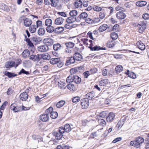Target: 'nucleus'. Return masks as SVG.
I'll use <instances>...</instances> for the list:
<instances>
[{"label":"nucleus","instance_id":"obj_28","mask_svg":"<svg viewBox=\"0 0 149 149\" xmlns=\"http://www.w3.org/2000/svg\"><path fill=\"white\" fill-rule=\"evenodd\" d=\"M115 45V42L113 40L109 41L107 43V46L109 48H112Z\"/></svg>","mask_w":149,"mask_h":149},{"label":"nucleus","instance_id":"obj_54","mask_svg":"<svg viewBox=\"0 0 149 149\" xmlns=\"http://www.w3.org/2000/svg\"><path fill=\"white\" fill-rule=\"evenodd\" d=\"M93 9L95 11L99 12L101 10L102 8L100 7L96 6H94L93 7Z\"/></svg>","mask_w":149,"mask_h":149},{"label":"nucleus","instance_id":"obj_3","mask_svg":"<svg viewBox=\"0 0 149 149\" xmlns=\"http://www.w3.org/2000/svg\"><path fill=\"white\" fill-rule=\"evenodd\" d=\"M64 131L62 127H59L58 131L56 133H54V135L55 136L56 139L57 140H60L63 137V134L64 133Z\"/></svg>","mask_w":149,"mask_h":149},{"label":"nucleus","instance_id":"obj_46","mask_svg":"<svg viewBox=\"0 0 149 149\" xmlns=\"http://www.w3.org/2000/svg\"><path fill=\"white\" fill-rule=\"evenodd\" d=\"M50 117L52 119H55L58 116L57 112H50Z\"/></svg>","mask_w":149,"mask_h":149},{"label":"nucleus","instance_id":"obj_33","mask_svg":"<svg viewBox=\"0 0 149 149\" xmlns=\"http://www.w3.org/2000/svg\"><path fill=\"white\" fill-rule=\"evenodd\" d=\"M64 30L63 27H59L55 29V33L59 34L62 32Z\"/></svg>","mask_w":149,"mask_h":149},{"label":"nucleus","instance_id":"obj_29","mask_svg":"<svg viewBox=\"0 0 149 149\" xmlns=\"http://www.w3.org/2000/svg\"><path fill=\"white\" fill-rule=\"evenodd\" d=\"M75 17L70 16L66 20V22L69 24L75 22Z\"/></svg>","mask_w":149,"mask_h":149},{"label":"nucleus","instance_id":"obj_21","mask_svg":"<svg viewBox=\"0 0 149 149\" xmlns=\"http://www.w3.org/2000/svg\"><path fill=\"white\" fill-rule=\"evenodd\" d=\"M82 0H79L76 1L74 3L75 7L77 8H81L82 6Z\"/></svg>","mask_w":149,"mask_h":149},{"label":"nucleus","instance_id":"obj_64","mask_svg":"<svg viewBox=\"0 0 149 149\" xmlns=\"http://www.w3.org/2000/svg\"><path fill=\"white\" fill-rule=\"evenodd\" d=\"M90 120L88 119H86L83 120L82 121L83 125L84 126H85L86 124L90 122Z\"/></svg>","mask_w":149,"mask_h":149},{"label":"nucleus","instance_id":"obj_9","mask_svg":"<svg viewBox=\"0 0 149 149\" xmlns=\"http://www.w3.org/2000/svg\"><path fill=\"white\" fill-rule=\"evenodd\" d=\"M126 16L125 14L120 11L118 12L116 14V17L118 19H123L126 17Z\"/></svg>","mask_w":149,"mask_h":149},{"label":"nucleus","instance_id":"obj_39","mask_svg":"<svg viewBox=\"0 0 149 149\" xmlns=\"http://www.w3.org/2000/svg\"><path fill=\"white\" fill-rule=\"evenodd\" d=\"M126 74H127L130 77L133 79H135L136 77V74L134 72H130L128 70H127Z\"/></svg>","mask_w":149,"mask_h":149},{"label":"nucleus","instance_id":"obj_43","mask_svg":"<svg viewBox=\"0 0 149 149\" xmlns=\"http://www.w3.org/2000/svg\"><path fill=\"white\" fill-rule=\"evenodd\" d=\"M52 21L50 19H47L45 22V25L48 26H50L52 25Z\"/></svg>","mask_w":149,"mask_h":149},{"label":"nucleus","instance_id":"obj_26","mask_svg":"<svg viewBox=\"0 0 149 149\" xmlns=\"http://www.w3.org/2000/svg\"><path fill=\"white\" fill-rule=\"evenodd\" d=\"M94 93L93 92H91L87 93L85 95L86 98L89 100H91L94 96Z\"/></svg>","mask_w":149,"mask_h":149},{"label":"nucleus","instance_id":"obj_10","mask_svg":"<svg viewBox=\"0 0 149 149\" xmlns=\"http://www.w3.org/2000/svg\"><path fill=\"white\" fill-rule=\"evenodd\" d=\"M62 127L63 130L64 131V133L66 132L67 133H69L72 130L71 127L70 126V125L67 124L65 125L64 127Z\"/></svg>","mask_w":149,"mask_h":149},{"label":"nucleus","instance_id":"obj_58","mask_svg":"<svg viewBox=\"0 0 149 149\" xmlns=\"http://www.w3.org/2000/svg\"><path fill=\"white\" fill-rule=\"evenodd\" d=\"M80 18L82 19H84L88 16L86 12H83L80 15Z\"/></svg>","mask_w":149,"mask_h":149},{"label":"nucleus","instance_id":"obj_44","mask_svg":"<svg viewBox=\"0 0 149 149\" xmlns=\"http://www.w3.org/2000/svg\"><path fill=\"white\" fill-rule=\"evenodd\" d=\"M66 47L68 48H71L74 46V44L72 42H68L65 43Z\"/></svg>","mask_w":149,"mask_h":149},{"label":"nucleus","instance_id":"obj_30","mask_svg":"<svg viewBox=\"0 0 149 149\" xmlns=\"http://www.w3.org/2000/svg\"><path fill=\"white\" fill-rule=\"evenodd\" d=\"M46 30L47 32L49 33H55V29L54 26H47L46 28Z\"/></svg>","mask_w":149,"mask_h":149},{"label":"nucleus","instance_id":"obj_57","mask_svg":"<svg viewBox=\"0 0 149 149\" xmlns=\"http://www.w3.org/2000/svg\"><path fill=\"white\" fill-rule=\"evenodd\" d=\"M115 10L117 11H125V9L122 7L120 6H118L116 7Z\"/></svg>","mask_w":149,"mask_h":149},{"label":"nucleus","instance_id":"obj_25","mask_svg":"<svg viewBox=\"0 0 149 149\" xmlns=\"http://www.w3.org/2000/svg\"><path fill=\"white\" fill-rule=\"evenodd\" d=\"M4 73L5 75L7 76L9 78L13 77L17 75L16 74L14 73L7 71H5Z\"/></svg>","mask_w":149,"mask_h":149},{"label":"nucleus","instance_id":"obj_35","mask_svg":"<svg viewBox=\"0 0 149 149\" xmlns=\"http://www.w3.org/2000/svg\"><path fill=\"white\" fill-rule=\"evenodd\" d=\"M108 27L107 25L106 24H104L100 26L99 28V31L100 32H103Z\"/></svg>","mask_w":149,"mask_h":149},{"label":"nucleus","instance_id":"obj_34","mask_svg":"<svg viewBox=\"0 0 149 149\" xmlns=\"http://www.w3.org/2000/svg\"><path fill=\"white\" fill-rule=\"evenodd\" d=\"M137 143L139 144V146H140V144L144 142V139L141 136H139L138 137L135 139Z\"/></svg>","mask_w":149,"mask_h":149},{"label":"nucleus","instance_id":"obj_53","mask_svg":"<svg viewBox=\"0 0 149 149\" xmlns=\"http://www.w3.org/2000/svg\"><path fill=\"white\" fill-rule=\"evenodd\" d=\"M31 39L32 40L35 42H38L41 41L40 38L37 37L36 36L32 37L31 38Z\"/></svg>","mask_w":149,"mask_h":149},{"label":"nucleus","instance_id":"obj_38","mask_svg":"<svg viewBox=\"0 0 149 149\" xmlns=\"http://www.w3.org/2000/svg\"><path fill=\"white\" fill-rule=\"evenodd\" d=\"M130 144L131 146L136 147V148H139L140 147L139 146V144L137 143L136 140L135 139L134 141H132L130 142Z\"/></svg>","mask_w":149,"mask_h":149},{"label":"nucleus","instance_id":"obj_1","mask_svg":"<svg viewBox=\"0 0 149 149\" xmlns=\"http://www.w3.org/2000/svg\"><path fill=\"white\" fill-rule=\"evenodd\" d=\"M19 21L20 23L23 21L24 25L26 27H30L32 23L31 19L26 18L24 15L20 17L19 19Z\"/></svg>","mask_w":149,"mask_h":149},{"label":"nucleus","instance_id":"obj_2","mask_svg":"<svg viewBox=\"0 0 149 149\" xmlns=\"http://www.w3.org/2000/svg\"><path fill=\"white\" fill-rule=\"evenodd\" d=\"M136 26L138 27L139 32L140 33H142L145 29L146 25V23L143 22H140Z\"/></svg>","mask_w":149,"mask_h":149},{"label":"nucleus","instance_id":"obj_62","mask_svg":"<svg viewBox=\"0 0 149 149\" xmlns=\"http://www.w3.org/2000/svg\"><path fill=\"white\" fill-rule=\"evenodd\" d=\"M36 27L37 28L41 26L42 25V22L40 20H38L36 22Z\"/></svg>","mask_w":149,"mask_h":149},{"label":"nucleus","instance_id":"obj_13","mask_svg":"<svg viewBox=\"0 0 149 149\" xmlns=\"http://www.w3.org/2000/svg\"><path fill=\"white\" fill-rule=\"evenodd\" d=\"M43 42L46 43V45L48 46H51L53 45L54 43L53 40L50 38H45L43 40Z\"/></svg>","mask_w":149,"mask_h":149},{"label":"nucleus","instance_id":"obj_19","mask_svg":"<svg viewBox=\"0 0 149 149\" xmlns=\"http://www.w3.org/2000/svg\"><path fill=\"white\" fill-rule=\"evenodd\" d=\"M89 47L91 50V51H98L100 50H106L105 47L102 48L100 46H97L94 47L90 46Z\"/></svg>","mask_w":149,"mask_h":149},{"label":"nucleus","instance_id":"obj_15","mask_svg":"<svg viewBox=\"0 0 149 149\" xmlns=\"http://www.w3.org/2000/svg\"><path fill=\"white\" fill-rule=\"evenodd\" d=\"M136 46L141 50H143L145 49V46L144 44L141 41H138L136 44Z\"/></svg>","mask_w":149,"mask_h":149},{"label":"nucleus","instance_id":"obj_11","mask_svg":"<svg viewBox=\"0 0 149 149\" xmlns=\"http://www.w3.org/2000/svg\"><path fill=\"white\" fill-rule=\"evenodd\" d=\"M28 97V94L26 92H24L20 94L19 98L22 101H25L27 99Z\"/></svg>","mask_w":149,"mask_h":149},{"label":"nucleus","instance_id":"obj_7","mask_svg":"<svg viewBox=\"0 0 149 149\" xmlns=\"http://www.w3.org/2000/svg\"><path fill=\"white\" fill-rule=\"evenodd\" d=\"M75 61L74 56H72L67 58L66 62L65 65L68 66L71 64H73L75 63Z\"/></svg>","mask_w":149,"mask_h":149},{"label":"nucleus","instance_id":"obj_51","mask_svg":"<svg viewBox=\"0 0 149 149\" xmlns=\"http://www.w3.org/2000/svg\"><path fill=\"white\" fill-rule=\"evenodd\" d=\"M80 100V98L79 96L75 97L72 99V101L73 103L77 102H79Z\"/></svg>","mask_w":149,"mask_h":149},{"label":"nucleus","instance_id":"obj_42","mask_svg":"<svg viewBox=\"0 0 149 149\" xmlns=\"http://www.w3.org/2000/svg\"><path fill=\"white\" fill-rule=\"evenodd\" d=\"M37 28L36 25H32L30 26L29 31L31 33H34L36 31Z\"/></svg>","mask_w":149,"mask_h":149},{"label":"nucleus","instance_id":"obj_27","mask_svg":"<svg viewBox=\"0 0 149 149\" xmlns=\"http://www.w3.org/2000/svg\"><path fill=\"white\" fill-rule=\"evenodd\" d=\"M109 82V81L108 79H104L100 81L99 85L100 86H104L107 84Z\"/></svg>","mask_w":149,"mask_h":149},{"label":"nucleus","instance_id":"obj_16","mask_svg":"<svg viewBox=\"0 0 149 149\" xmlns=\"http://www.w3.org/2000/svg\"><path fill=\"white\" fill-rule=\"evenodd\" d=\"M49 117L47 114H43L40 116V119L43 122H46L49 119Z\"/></svg>","mask_w":149,"mask_h":149},{"label":"nucleus","instance_id":"obj_41","mask_svg":"<svg viewBox=\"0 0 149 149\" xmlns=\"http://www.w3.org/2000/svg\"><path fill=\"white\" fill-rule=\"evenodd\" d=\"M123 70L122 66L120 65H118L115 68V71L117 73H119L121 72Z\"/></svg>","mask_w":149,"mask_h":149},{"label":"nucleus","instance_id":"obj_50","mask_svg":"<svg viewBox=\"0 0 149 149\" xmlns=\"http://www.w3.org/2000/svg\"><path fill=\"white\" fill-rule=\"evenodd\" d=\"M58 0H52L51 5L53 7H56L58 5Z\"/></svg>","mask_w":149,"mask_h":149},{"label":"nucleus","instance_id":"obj_45","mask_svg":"<svg viewBox=\"0 0 149 149\" xmlns=\"http://www.w3.org/2000/svg\"><path fill=\"white\" fill-rule=\"evenodd\" d=\"M77 11L75 10H72L69 13L70 16L74 17H75L77 15Z\"/></svg>","mask_w":149,"mask_h":149},{"label":"nucleus","instance_id":"obj_60","mask_svg":"<svg viewBox=\"0 0 149 149\" xmlns=\"http://www.w3.org/2000/svg\"><path fill=\"white\" fill-rule=\"evenodd\" d=\"M7 103L8 102L6 101L4 102L1 107V108H0V111H3Z\"/></svg>","mask_w":149,"mask_h":149},{"label":"nucleus","instance_id":"obj_17","mask_svg":"<svg viewBox=\"0 0 149 149\" xmlns=\"http://www.w3.org/2000/svg\"><path fill=\"white\" fill-rule=\"evenodd\" d=\"M29 58L33 62L38 61H39V57L38 55H31L30 56Z\"/></svg>","mask_w":149,"mask_h":149},{"label":"nucleus","instance_id":"obj_4","mask_svg":"<svg viewBox=\"0 0 149 149\" xmlns=\"http://www.w3.org/2000/svg\"><path fill=\"white\" fill-rule=\"evenodd\" d=\"M23 106H21L19 107L16 106L15 104H13L11 105L10 108L14 112H19L22 111Z\"/></svg>","mask_w":149,"mask_h":149},{"label":"nucleus","instance_id":"obj_49","mask_svg":"<svg viewBox=\"0 0 149 149\" xmlns=\"http://www.w3.org/2000/svg\"><path fill=\"white\" fill-rule=\"evenodd\" d=\"M58 86L62 89H64L66 88L65 84L63 82H58Z\"/></svg>","mask_w":149,"mask_h":149},{"label":"nucleus","instance_id":"obj_8","mask_svg":"<svg viewBox=\"0 0 149 149\" xmlns=\"http://www.w3.org/2000/svg\"><path fill=\"white\" fill-rule=\"evenodd\" d=\"M75 61H81L83 58V57L78 52L75 53L73 55Z\"/></svg>","mask_w":149,"mask_h":149},{"label":"nucleus","instance_id":"obj_55","mask_svg":"<svg viewBox=\"0 0 149 149\" xmlns=\"http://www.w3.org/2000/svg\"><path fill=\"white\" fill-rule=\"evenodd\" d=\"M85 21L86 23L89 24H93V19H91L90 18H87L86 19Z\"/></svg>","mask_w":149,"mask_h":149},{"label":"nucleus","instance_id":"obj_20","mask_svg":"<svg viewBox=\"0 0 149 149\" xmlns=\"http://www.w3.org/2000/svg\"><path fill=\"white\" fill-rule=\"evenodd\" d=\"M115 116L113 112H110L107 118V120L110 122L113 119Z\"/></svg>","mask_w":149,"mask_h":149},{"label":"nucleus","instance_id":"obj_32","mask_svg":"<svg viewBox=\"0 0 149 149\" xmlns=\"http://www.w3.org/2000/svg\"><path fill=\"white\" fill-rule=\"evenodd\" d=\"M45 30L44 28H40L38 30V33L39 36H43L45 34Z\"/></svg>","mask_w":149,"mask_h":149},{"label":"nucleus","instance_id":"obj_36","mask_svg":"<svg viewBox=\"0 0 149 149\" xmlns=\"http://www.w3.org/2000/svg\"><path fill=\"white\" fill-rule=\"evenodd\" d=\"M42 58L44 60H48L50 58V55L48 53H45L41 55Z\"/></svg>","mask_w":149,"mask_h":149},{"label":"nucleus","instance_id":"obj_12","mask_svg":"<svg viewBox=\"0 0 149 149\" xmlns=\"http://www.w3.org/2000/svg\"><path fill=\"white\" fill-rule=\"evenodd\" d=\"M15 64V62L13 61H9L6 63L5 66L6 68H10L14 66Z\"/></svg>","mask_w":149,"mask_h":149},{"label":"nucleus","instance_id":"obj_47","mask_svg":"<svg viewBox=\"0 0 149 149\" xmlns=\"http://www.w3.org/2000/svg\"><path fill=\"white\" fill-rule=\"evenodd\" d=\"M110 36L113 40H116L118 38V34L115 32H113L110 34Z\"/></svg>","mask_w":149,"mask_h":149},{"label":"nucleus","instance_id":"obj_5","mask_svg":"<svg viewBox=\"0 0 149 149\" xmlns=\"http://www.w3.org/2000/svg\"><path fill=\"white\" fill-rule=\"evenodd\" d=\"M81 105L82 109L87 108L89 105V100L87 98L82 99L81 100Z\"/></svg>","mask_w":149,"mask_h":149},{"label":"nucleus","instance_id":"obj_14","mask_svg":"<svg viewBox=\"0 0 149 149\" xmlns=\"http://www.w3.org/2000/svg\"><path fill=\"white\" fill-rule=\"evenodd\" d=\"M64 20V18L60 17L55 19L54 23L56 25H61L63 23Z\"/></svg>","mask_w":149,"mask_h":149},{"label":"nucleus","instance_id":"obj_24","mask_svg":"<svg viewBox=\"0 0 149 149\" xmlns=\"http://www.w3.org/2000/svg\"><path fill=\"white\" fill-rule=\"evenodd\" d=\"M73 82L76 84L80 83L81 82V78L77 75H74Z\"/></svg>","mask_w":149,"mask_h":149},{"label":"nucleus","instance_id":"obj_59","mask_svg":"<svg viewBox=\"0 0 149 149\" xmlns=\"http://www.w3.org/2000/svg\"><path fill=\"white\" fill-rule=\"evenodd\" d=\"M99 18L101 19L104 18L105 17V14L104 12H101L99 13Z\"/></svg>","mask_w":149,"mask_h":149},{"label":"nucleus","instance_id":"obj_6","mask_svg":"<svg viewBox=\"0 0 149 149\" xmlns=\"http://www.w3.org/2000/svg\"><path fill=\"white\" fill-rule=\"evenodd\" d=\"M49 49V48L47 45H43L38 47V50L40 52H44L47 51Z\"/></svg>","mask_w":149,"mask_h":149},{"label":"nucleus","instance_id":"obj_56","mask_svg":"<svg viewBox=\"0 0 149 149\" xmlns=\"http://www.w3.org/2000/svg\"><path fill=\"white\" fill-rule=\"evenodd\" d=\"M22 73L27 75L29 74V72L28 71H25L24 69H22L19 72L18 74L21 75Z\"/></svg>","mask_w":149,"mask_h":149},{"label":"nucleus","instance_id":"obj_22","mask_svg":"<svg viewBox=\"0 0 149 149\" xmlns=\"http://www.w3.org/2000/svg\"><path fill=\"white\" fill-rule=\"evenodd\" d=\"M60 61L61 59L59 58H54L50 59L49 62L51 64L54 65L56 64Z\"/></svg>","mask_w":149,"mask_h":149},{"label":"nucleus","instance_id":"obj_63","mask_svg":"<svg viewBox=\"0 0 149 149\" xmlns=\"http://www.w3.org/2000/svg\"><path fill=\"white\" fill-rule=\"evenodd\" d=\"M97 69L96 68H93L91 69L89 72L91 74H93L97 72Z\"/></svg>","mask_w":149,"mask_h":149},{"label":"nucleus","instance_id":"obj_23","mask_svg":"<svg viewBox=\"0 0 149 149\" xmlns=\"http://www.w3.org/2000/svg\"><path fill=\"white\" fill-rule=\"evenodd\" d=\"M30 55V52L28 49L24 50L22 54V55L24 58H27Z\"/></svg>","mask_w":149,"mask_h":149},{"label":"nucleus","instance_id":"obj_61","mask_svg":"<svg viewBox=\"0 0 149 149\" xmlns=\"http://www.w3.org/2000/svg\"><path fill=\"white\" fill-rule=\"evenodd\" d=\"M73 25L71 24L70 25V24H69V23H68L65 24L64 27L65 28L67 29H71L73 27Z\"/></svg>","mask_w":149,"mask_h":149},{"label":"nucleus","instance_id":"obj_52","mask_svg":"<svg viewBox=\"0 0 149 149\" xmlns=\"http://www.w3.org/2000/svg\"><path fill=\"white\" fill-rule=\"evenodd\" d=\"M67 88L70 91H73L74 88V86L73 84H68L67 86Z\"/></svg>","mask_w":149,"mask_h":149},{"label":"nucleus","instance_id":"obj_31","mask_svg":"<svg viewBox=\"0 0 149 149\" xmlns=\"http://www.w3.org/2000/svg\"><path fill=\"white\" fill-rule=\"evenodd\" d=\"M147 3L145 1H140L136 3V5L138 6L142 7L145 6Z\"/></svg>","mask_w":149,"mask_h":149},{"label":"nucleus","instance_id":"obj_37","mask_svg":"<svg viewBox=\"0 0 149 149\" xmlns=\"http://www.w3.org/2000/svg\"><path fill=\"white\" fill-rule=\"evenodd\" d=\"M65 102L64 100H61L58 102L56 104V106L57 108H60L63 107L65 104Z\"/></svg>","mask_w":149,"mask_h":149},{"label":"nucleus","instance_id":"obj_40","mask_svg":"<svg viewBox=\"0 0 149 149\" xmlns=\"http://www.w3.org/2000/svg\"><path fill=\"white\" fill-rule=\"evenodd\" d=\"M74 75L71 74L69 75L66 79V82L68 83H70L73 82Z\"/></svg>","mask_w":149,"mask_h":149},{"label":"nucleus","instance_id":"obj_18","mask_svg":"<svg viewBox=\"0 0 149 149\" xmlns=\"http://www.w3.org/2000/svg\"><path fill=\"white\" fill-rule=\"evenodd\" d=\"M62 47L63 46L59 43L55 44L53 45V49L55 51L61 50Z\"/></svg>","mask_w":149,"mask_h":149},{"label":"nucleus","instance_id":"obj_48","mask_svg":"<svg viewBox=\"0 0 149 149\" xmlns=\"http://www.w3.org/2000/svg\"><path fill=\"white\" fill-rule=\"evenodd\" d=\"M26 41L28 45L31 48H33L34 47V45L30 40V39L27 38L26 39Z\"/></svg>","mask_w":149,"mask_h":149}]
</instances>
